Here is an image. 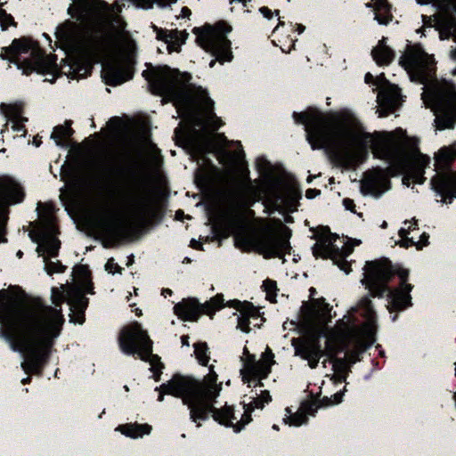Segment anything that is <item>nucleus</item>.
Wrapping results in <instances>:
<instances>
[{
    "mask_svg": "<svg viewBox=\"0 0 456 456\" xmlns=\"http://www.w3.org/2000/svg\"><path fill=\"white\" fill-rule=\"evenodd\" d=\"M71 322L83 324L85 322L86 317H85V312H72V314L70 315Z\"/></svg>",
    "mask_w": 456,
    "mask_h": 456,
    "instance_id": "obj_51",
    "label": "nucleus"
},
{
    "mask_svg": "<svg viewBox=\"0 0 456 456\" xmlns=\"http://www.w3.org/2000/svg\"><path fill=\"white\" fill-rule=\"evenodd\" d=\"M399 236L401 239H404L406 237H408V234H409V230L408 229H405V228H401L399 230V232H398Z\"/></svg>",
    "mask_w": 456,
    "mask_h": 456,
    "instance_id": "obj_64",
    "label": "nucleus"
},
{
    "mask_svg": "<svg viewBox=\"0 0 456 456\" xmlns=\"http://www.w3.org/2000/svg\"><path fill=\"white\" fill-rule=\"evenodd\" d=\"M341 351L339 346H331L330 341L327 340L326 354L329 356L333 365V370L337 372H345L347 369V361L345 358L336 357L337 354Z\"/></svg>",
    "mask_w": 456,
    "mask_h": 456,
    "instance_id": "obj_32",
    "label": "nucleus"
},
{
    "mask_svg": "<svg viewBox=\"0 0 456 456\" xmlns=\"http://www.w3.org/2000/svg\"><path fill=\"white\" fill-rule=\"evenodd\" d=\"M24 197L23 188L16 181L9 177L0 179V200L7 203H20Z\"/></svg>",
    "mask_w": 456,
    "mask_h": 456,
    "instance_id": "obj_24",
    "label": "nucleus"
},
{
    "mask_svg": "<svg viewBox=\"0 0 456 456\" xmlns=\"http://www.w3.org/2000/svg\"><path fill=\"white\" fill-rule=\"evenodd\" d=\"M82 285L84 287V291H82L84 294H85V292L94 293L93 292V283H92L91 280H89L88 282L82 283Z\"/></svg>",
    "mask_w": 456,
    "mask_h": 456,
    "instance_id": "obj_61",
    "label": "nucleus"
},
{
    "mask_svg": "<svg viewBox=\"0 0 456 456\" xmlns=\"http://www.w3.org/2000/svg\"><path fill=\"white\" fill-rule=\"evenodd\" d=\"M295 353L296 355L306 360L311 369H315L318 366L319 361L324 354L318 337L303 340L297 346H295Z\"/></svg>",
    "mask_w": 456,
    "mask_h": 456,
    "instance_id": "obj_21",
    "label": "nucleus"
},
{
    "mask_svg": "<svg viewBox=\"0 0 456 456\" xmlns=\"http://www.w3.org/2000/svg\"><path fill=\"white\" fill-rule=\"evenodd\" d=\"M209 367V373L203 381L191 377L175 375L163 386V389L180 397L190 410V418L193 422L206 420L211 410V403L219 395L221 384L217 385V374Z\"/></svg>",
    "mask_w": 456,
    "mask_h": 456,
    "instance_id": "obj_6",
    "label": "nucleus"
},
{
    "mask_svg": "<svg viewBox=\"0 0 456 456\" xmlns=\"http://www.w3.org/2000/svg\"><path fill=\"white\" fill-rule=\"evenodd\" d=\"M105 269L107 272H109L110 273H121L123 268L120 267L118 264H116L114 262V259L113 258H110L106 265H105Z\"/></svg>",
    "mask_w": 456,
    "mask_h": 456,
    "instance_id": "obj_46",
    "label": "nucleus"
},
{
    "mask_svg": "<svg viewBox=\"0 0 456 456\" xmlns=\"http://www.w3.org/2000/svg\"><path fill=\"white\" fill-rule=\"evenodd\" d=\"M375 85L379 87V90H381L382 88H385L386 86L391 84L386 78L385 74L381 73L380 75L375 77Z\"/></svg>",
    "mask_w": 456,
    "mask_h": 456,
    "instance_id": "obj_47",
    "label": "nucleus"
},
{
    "mask_svg": "<svg viewBox=\"0 0 456 456\" xmlns=\"http://www.w3.org/2000/svg\"><path fill=\"white\" fill-rule=\"evenodd\" d=\"M224 305L236 309L240 313L238 317L237 327L243 332L248 333L250 331L249 318H258V310L249 302H241L238 299L228 301Z\"/></svg>",
    "mask_w": 456,
    "mask_h": 456,
    "instance_id": "obj_22",
    "label": "nucleus"
},
{
    "mask_svg": "<svg viewBox=\"0 0 456 456\" xmlns=\"http://www.w3.org/2000/svg\"><path fill=\"white\" fill-rule=\"evenodd\" d=\"M317 411V405L314 402H304L300 406V411L290 417L291 424L295 426H300L306 423V415H314Z\"/></svg>",
    "mask_w": 456,
    "mask_h": 456,
    "instance_id": "obj_31",
    "label": "nucleus"
},
{
    "mask_svg": "<svg viewBox=\"0 0 456 456\" xmlns=\"http://www.w3.org/2000/svg\"><path fill=\"white\" fill-rule=\"evenodd\" d=\"M301 194L297 189H290L288 192V201L289 204V210L295 211L297 209V206L298 204V200L300 199Z\"/></svg>",
    "mask_w": 456,
    "mask_h": 456,
    "instance_id": "obj_42",
    "label": "nucleus"
},
{
    "mask_svg": "<svg viewBox=\"0 0 456 456\" xmlns=\"http://www.w3.org/2000/svg\"><path fill=\"white\" fill-rule=\"evenodd\" d=\"M118 345L126 354L136 355L142 361L149 362L155 381L160 380L164 364L157 354H152V341L142 325L134 322L122 328L118 335Z\"/></svg>",
    "mask_w": 456,
    "mask_h": 456,
    "instance_id": "obj_8",
    "label": "nucleus"
},
{
    "mask_svg": "<svg viewBox=\"0 0 456 456\" xmlns=\"http://www.w3.org/2000/svg\"><path fill=\"white\" fill-rule=\"evenodd\" d=\"M428 238L429 235L426 232H423L420 235L419 240L416 242L417 249H422L423 247L427 246L428 244Z\"/></svg>",
    "mask_w": 456,
    "mask_h": 456,
    "instance_id": "obj_55",
    "label": "nucleus"
},
{
    "mask_svg": "<svg viewBox=\"0 0 456 456\" xmlns=\"http://www.w3.org/2000/svg\"><path fill=\"white\" fill-rule=\"evenodd\" d=\"M309 402H314V403H316L317 409H318V408H320V407H327V406L333 405L332 399H331V398H329V397H327V396H324V397H323L322 400H320V401L310 400Z\"/></svg>",
    "mask_w": 456,
    "mask_h": 456,
    "instance_id": "obj_54",
    "label": "nucleus"
},
{
    "mask_svg": "<svg viewBox=\"0 0 456 456\" xmlns=\"http://www.w3.org/2000/svg\"><path fill=\"white\" fill-rule=\"evenodd\" d=\"M214 229L225 238L233 234L237 247L248 251L254 250L263 255L265 258H281L285 254H289L291 248L289 241L290 231L286 226H283L288 232L285 236L279 234L270 225H264L257 230L246 232L240 229L236 219L231 218L217 221L214 224Z\"/></svg>",
    "mask_w": 456,
    "mask_h": 456,
    "instance_id": "obj_5",
    "label": "nucleus"
},
{
    "mask_svg": "<svg viewBox=\"0 0 456 456\" xmlns=\"http://www.w3.org/2000/svg\"><path fill=\"white\" fill-rule=\"evenodd\" d=\"M67 301L71 312H86L89 304V299L80 289H71L68 291Z\"/></svg>",
    "mask_w": 456,
    "mask_h": 456,
    "instance_id": "obj_29",
    "label": "nucleus"
},
{
    "mask_svg": "<svg viewBox=\"0 0 456 456\" xmlns=\"http://www.w3.org/2000/svg\"><path fill=\"white\" fill-rule=\"evenodd\" d=\"M224 306V295L220 293L204 304L193 297L183 299L174 306V313L183 321L196 322L203 314L212 319L215 313Z\"/></svg>",
    "mask_w": 456,
    "mask_h": 456,
    "instance_id": "obj_15",
    "label": "nucleus"
},
{
    "mask_svg": "<svg viewBox=\"0 0 456 456\" xmlns=\"http://www.w3.org/2000/svg\"><path fill=\"white\" fill-rule=\"evenodd\" d=\"M400 246L403 248H409L411 246H416V242L413 240L412 238L406 237L404 239H402Z\"/></svg>",
    "mask_w": 456,
    "mask_h": 456,
    "instance_id": "obj_58",
    "label": "nucleus"
},
{
    "mask_svg": "<svg viewBox=\"0 0 456 456\" xmlns=\"http://www.w3.org/2000/svg\"><path fill=\"white\" fill-rule=\"evenodd\" d=\"M233 200L251 206L260 199V190L248 181L240 187L239 192L233 194Z\"/></svg>",
    "mask_w": 456,
    "mask_h": 456,
    "instance_id": "obj_26",
    "label": "nucleus"
},
{
    "mask_svg": "<svg viewBox=\"0 0 456 456\" xmlns=\"http://www.w3.org/2000/svg\"><path fill=\"white\" fill-rule=\"evenodd\" d=\"M22 121H27V118H22L20 119L12 121V129L17 132H20V131L25 132L26 130H25L24 125L22 124Z\"/></svg>",
    "mask_w": 456,
    "mask_h": 456,
    "instance_id": "obj_56",
    "label": "nucleus"
},
{
    "mask_svg": "<svg viewBox=\"0 0 456 456\" xmlns=\"http://www.w3.org/2000/svg\"><path fill=\"white\" fill-rule=\"evenodd\" d=\"M400 89L395 85H389L379 90L378 94V102L381 107L379 117L387 116L395 111L399 105Z\"/></svg>",
    "mask_w": 456,
    "mask_h": 456,
    "instance_id": "obj_23",
    "label": "nucleus"
},
{
    "mask_svg": "<svg viewBox=\"0 0 456 456\" xmlns=\"http://www.w3.org/2000/svg\"><path fill=\"white\" fill-rule=\"evenodd\" d=\"M242 408L244 411L240 419L235 415L233 407L227 404L221 409H217L211 403L209 413H212L216 421L227 427H232L235 432H239L251 420L252 411L248 404L244 403Z\"/></svg>",
    "mask_w": 456,
    "mask_h": 456,
    "instance_id": "obj_19",
    "label": "nucleus"
},
{
    "mask_svg": "<svg viewBox=\"0 0 456 456\" xmlns=\"http://www.w3.org/2000/svg\"><path fill=\"white\" fill-rule=\"evenodd\" d=\"M141 164L135 156L129 154L128 162L122 167V168L115 169L118 172H113V168H111V172L108 174V181L112 183L122 186V188L126 189V191L134 192L138 191V184H139V169Z\"/></svg>",
    "mask_w": 456,
    "mask_h": 456,
    "instance_id": "obj_18",
    "label": "nucleus"
},
{
    "mask_svg": "<svg viewBox=\"0 0 456 456\" xmlns=\"http://www.w3.org/2000/svg\"><path fill=\"white\" fill-rule=\"evenodd\" d=\"M133 206L134 208L132 212V224H145L148 222L151 213L149 203L142 199H137Z\"/></svg>",
    "mask_w": 456,
    "mask_h": 456,
    "instance_id": "obj_28",
    "label": "nucleus"
},
{
    "mask_svg": "<svg viewBox=\"0 0 456 456\" xmlns=\"http://www.w3.org/2000/svg\"><path fill=\"white\" fill-rule=\"evenodd\" d=\"M142 76L152 87L172 97L176 104L185 108L199 107L213 130L223 126V121L214 112V102L208 92L200 86H186L191 79L190 73H181L165 65L143 70Z\"/></svg>",
    "mask_w": 456,
    "mask_h": 456,
    "instance_id": "obj_3",
    "label": "nucleus"
},
{
    "mask_svg": "<svg viewBox=\"0 0 456 456\" xmlns=\"http://www.w3.org/2000/svg\"><path fill=\"white\" fill-rule=\"evenodd\" d=\"M192 151L198 156H204L213 151L214 142L209 138H191L189 141Z\"/></svg>",
    "mask_w": 456,
    "mask_h": 456,
    "instance_id": "obj_33",
    "label": "nucleus"
},
{
    "mask_svg": "<svg viewBox=\"0 0 456 456\" xmlns=\"http://www.w3.org/2000/svg\"><path fill=\"white\" fill-rule=\"evenodd\" d=\"M399 63L407 71L411 81L427 85L435 77L434 60L419 45H409L400 57Z\"/></svg>",
    "mask_w": 456,
    "mask_h": 456,
    "instance_id": "obj_10",
    "label": "nucleus"
},
{
    "mask_svg": "<svg viewBox=\"0 0 456 456\" xmlns=\"http://www.w3.org/2000/svg\"><path fill=\"white\" fill-rule=\"evenodd\" d=\"M0 58L14 63L23 74L33 71L40 74L53 73L57 69L56 57L45 55L37 44L27 39H14L11 45L1 49Z\"/></svg>",
    "mask_w": 456,
    "mask_h": 456,
    "instance_id": "obj_7",
    "label": "nucleus"
},
{
    "mask_svg": "<svg viewBox=\"0 0 456 456\" xmlns=\"http://www.w3.org/2000/svg\"><path fill=\"white\" fill-rule=\"evenodd\" d=\"M297 124H304L306 140L313 150L324 149L344 168L355 167L359 163V152L354 145H370L373 154L390 163L387 169L376 167L364 173L360 191L363 195L381 197L391 188L390 176L403 175V183H423L424 169L430 163L428 156L420 153L414 143L401 144L387 133H362L356 118L340 111L324 114L309 107L304 112H293Z\"/></svg>",
    "mask_w": 456,
    "mask_h": 456,
    "instance_id": "obj_1",
    "label": "nucleus"
},
{
    "mask_svg": "<svg viewBox=\"0 0 456 456\" xmlns=\"http://www.w3.org/2000/svg\"><path fill=\"white\" fill-rule=\"evenodd\" d=\"M338 236L331 233L328 227L323 228L322 232L318 234V241L313 248V255L323 259H331L346 273L351 271L350 264L346 258L353 252V247L344 244L340 248L336 244Z\"/></svg>",
    "mask_w": 456,
    "mask_h": 456,
    "instance_id": "obj_12",
    "label": "nucleus"
},
{
    "mask_svg": "<svg viewBox=\"0 0 456 456\" xmlns=\"http://www.w3.org/2000/svg\"><path fill=\"white\" fill-rule=\"evenodd\" d=\"M273 358L274 354L268 346L259 361L256 360L254 354L241 357L243 368L240 370V375L243 383L248 384V387H264L262 380L271 373L272 366L275 363Z\"/></svg>",
    "mask_w": 456,
    "mask_h": 456,
    "instance_id": "obj_14",
    "label": "nucleus"
},
{
    "mask_svg": "<svg viewBox=\"0 0 456 456\" xmlns=\"http://www.w3.org/2000/svg\"><path fill=\"white\" fill-rule=\"evenodd\" d=\"M272 401V396L268 390H263L259 397H254L253 400L248 403V406L251 410V411L256 409H263L265 403H268Z\"/></svg>",
    "mask_w": 456,
    "mask_h": 456,
    "instance_id": "obj_37",
    "label": "nucleus"
},
{
    "mask_svg": "<svg viewBox=\"0 0 456 456\" xmlns=\"http://www.w3.org/2000/svg\"><path fill=\"white\" fill-rule=\"evenodd\" d=\"M343 206L345 207V208L346 210H350L352 212H355V204L353 200L349 199V198H346L343 200Z\"/></svg>",
    "mask_w": 456,
    "mask_h": 456,
    "instance_id": "obj_57",
    "label": "nucleus"
},
{
    "mask_svg": "<svg viewBox=\"0 0 456 456\" xmlns=\"http://www.w3.org/2000/svg\"><path fill=\"white\" fill-rule=\"evenodd\" d=\"M343 393L338 392L333 395L332 403L333 404L339 403L342 401Z\"/></svg>",
    "mask_w": 456,
    "mask_h": 456,
    "instance_id": "obj_62",
    "label": "nucleus"
},
{
    "mask_svg": "<svg viewBox=\"0 0 456 456\" xmlns=\"http://www.w3.org/2000/svg\"><path fill=\"white\" fill-rule=\"evenodd\" d=\"M321 193V191L320 190H317V189H308L306 190L305 191V197L307 199H314L315 198L317 195H319Z\"/></svg>",
    "mask_w": 456,
    "mask_h": 456,
    "instance_id": "obj_59",
    "label": "nucleus"
},
{
    "mask_svg": "<svg viewBox=\"0 0 456 456\" xmlns=\"http://www.w3.org/2000/svg\"><path fill=\"white\" fill-rule=\"evenodd\" d=\"M188 34L185 31L177 29L168 30L169 43L177 44L178 46L185 42Z\"/></svg>",
    "mask_w": 456,
    "mask_h": 456,
    "instance_id": "obj_41",
    "label": "nucleus"
},
{
    "mask_svg": "<svg viewBox=\"0 0 456 456\" xmlns=\"http://www.w3.org/2000/svg\"><path fill=\"white\" fill-rule=\"evenodd\" d=\"M166 383H163L159 387H157L156 390H159V397H158V401L159 402H162L163 399H164V395L165 394H167V395H172L174 396H175L174 394L172 393H169V392H167L166 389H163V386L165 385Z\"/></svg>",
    "mask_w": 456,
    "mask_h": 456,
    "instance_id": "obj_60",
    "label": "nucleus"
},
{
    "mask_svg": "<svg viewBox=\"0 0 456 456\" xmlns=\"http://www.w3.org/2000/svg\"><path fill=\"white\" fill-rule=\"evenodd\" d=\"M259 12L265 17L266 19H272L273 15L275 14L276 16H279L280 11L275 10L273 12L266 6H263L259 9Z\"/></svg>",
    "mask_w": 456,
    "mask_h": 456,
    "instance_id": "obj_53",
    "label": "nucleus"
},
{
    "mask_svg": "<svg viewBox=\"0 0 456 456\" xmlns=\"http://www.w3.org/2000/svg\"><path fill=\"white\" fill-rule=\"evenodd\" d=\"M44 261L45 262V271L50 275L55 273H63L66 270V266H64L61 262L49 261L48 256H45Z\"/></svg>",
    "mask_w": 456,
    "mask_h": 456,
    "instance_id": "obj_40",
    "label": "nucleus"
},
{
    "mask_svg": "<svg viewBox=\"0 0 456 456\" xmlns=\"http://www.w3.org/2000/svg\"><path fill=\"white\" fill-rule=\"evenodd\" d=\"M70 126L71 122L66 121L65 125H59L54 127L51 137L57 145L65 146V142L73 134L74 131Z\"/></svg>",
    "mask_w": 456,
    "mask_h": 456,
    "instance_id": "obj_34",
    "label": "nucleus"
},
{
    "mask_svg": "<svg viewBox=\"0 0 456 456\" xmlns=\"http://www.w3.org/2000/svg\"><path fill=\"white\" fill-rule=\"evenodd\" d=\"M392 18L391 5L387 0H377L375 4V19L380 24H387Z\"/></svg>",
    "mask_w": 456,
    "mask_h": 456,
    "instance_id": "obj_35",
    "label": "nucleus"
},
{
    "mask_svg": "<svg viewBox=\"0 0 456 456\" xmlns=\"http://www.w3.org/2000/svg\"><path fill=\"white\" fill-rule=\"evenodd\" d=\"M56 226L53 220L46 218L44 224L37 230L29 232V237L33 242L38 244L37 252L41 255L47 253L48 256L55 257L58 256L61 241L56 238Z\"/></svg>",
    "mask_w": 456,
    "mask_h": 456,
    "instance_id": "obj_17",
    "label": "nucleus"
},
{
    "mask_svg": "<svg viewBox=\"0 0 456 456\" xmlns=\"http://www.w3.org/2000/svg\"><path fill=\"white\" fill-rule=\"evenodd\" d=\"M357 311L365 319V322L362 325L363 332L366 336L367 345L358 346L355 350H353L347 354L346 361L350 364H354L360 361L359 355L362 353L366 347L371 346L375 342L376 334V313L373 309L371 300L368 297H363L357 306Z\"/></svg>",
    "mask_w": 456,
    "mask_h": 456,
    "instance_id": "obj_16",
    "label": "nucleus"
},
{
    "mask_svg": "<svg viewBox=\"0 0 456 456\" xmlns=\"http://www.w3.org/2000/svg\"><path fill=\"white\" fill-rule=\"evenodd\" d=\"M194 354L199 362L201 365L206 366L209 361V355L208 354V347L206 342H198L193 345Z\"/></svg>",
    "mask_w": 456,
    "mask_h": 456,
    "instance_id": "obj_36",
    "label": "nucleus"
},
{
    "mask_svg": "<svg viewBox=\"0 0 456 456\" xmlns=\"http://www.w3.org/2000/svg\"><path fill=\"white\" fill-rule=\"evenodd\" d=\"M102 72L106 84L116 86L133 77V62L129 58L116 60L105 64Z\"/></svg>",
    "mask_w": 456,
    "mask_h": 456,
    "instance_id": "obj_20",
    "label": "nucleus"
},
{
    "mask_svg": "<svg viewBox=\"0 0 456 456\" xmlns=\"http://www.w3.org/2000/svg\"><path fill=\"white\" fill-rule=\"evenodd\" d=\"M364 81L366 84H375V77L368 72L365 74Z\"/></svg>",
    "mask_w": 456,
    "mask_h": 456,
    "instance_id": "obj_63",
    "label": "nucleus"
},
{
    "mask_svg": "<svg viewBox=\"0 0 456 456\" xmlns=\"http://www.w3.org/2000/svg\"><path fill=\"white\" fill-rule=\"evenodd\" d=\"M0 21L4 29H6L9 25L16 24L13 17L11 14H4L3 17H1Z\"/></svg>",
    "mask_w": 456,
    "mask_h": 456,
    "instance_id": "obj_49",
    "label": "nucleus"
},
{
    "mask_svg": "<svg viewBox=\"0 0 456 456\" xmlns=\"http://www.w3.org/2000/svg\"><path fill=\"white\" fill-rule=\"evenodd\" d=\"M263 288L266 292L267 297H271L272 296H276V282L271 280H266L263 283Z\"/></svg>",
    "mask_w": 456,
    "mask_h": 456,
    "instance_id": "obj_44",
    "label": "nucleus"
},
{
    "mask_svg": "<svg viewBox=\"0 0 456 456\" xmlns=\"http://www.w3.org/2000/svg\"><path fill=\"white\" fill-rule=\"evenodd\" d=\"M117 429L126 436L137 438L150 434L151 427L148 424L128 423L118 426Z\"/></svg>",
    "mask_w": 456,
    "mask_h": 456,
    "instance_id": "obj_30",
    "label": "nucleus"
},
{
    "mask_svg": "<svg viewBox=\"0 0 456 456\" xmlns=\"http://www.w3.org/2000/svg\"><path fill=\"white\" fill-rule=\"evenodd\" d=\"M232 31V27L224 21L217 22L214 27L207 28L197 37V42L207 53L215 57L209 62L213 68L216 61L224 64L225 61H232V43L225 36Z\"/></svg>",
    "mask_w": 456,
    "mask_h": 456,
    "instance_id": "obj_9",
    "label": "nucleus"
},
{
    "mask_svg": "<svg viewBox=\"0 0 456 456\" xmlns=\"http://www.w3.org/2000/svg\"><path fill=\"white\" fill-rule=\"evenodd\" d=\"M77 279L81 283L88 282L91 280V272L87 265H78L74 268Z\"/></svg>",
    "mask_w": 456,
    "mask_h": 456,
    "instance_id": "obj_39",
    "label": "nucleus"
},
{
    "mask_svg": "<svg viewBox=\"0 0 456 456\" xmlns=\"http://www.w3.org/2000/svg\"><path fill=\"white\" fill-rule=\"evenodd\" d=\"M105 227L108 231L113 232L118 235L123 234L126 231V228L124 226H115L110 219L105 221Z\"/></svg>",
    "mask_w": 456,
    "mask_h": 456,
    "instance_id": "obj_45",
    "label": "nucleus"
},
{
    "mask_svg": "<svg viewBox=\"0 0 456 456\" xmlns=\"http://www.w3.org/2000/svg\"><path fill=\"white\" fill-rule=\"evenodd\" d=\"M386 38L383 37L371 51V55L378 65H388L395 58V52L386 45Z\"/></svg>",
    "mask_w": 456,
    "mask_h": 456,
    "instance_id": "obj_27",
    "label": "nucleus"
},
{
    "mask_svg": "<svg viewBox=\"0 0 456 456\" xmlns=\"http://www.w3.org/2000/svg\"><path fill=\"white\" fill-rule=\"evenodd\" d=\"M437 111L435 122L437 129L453 128L456 123V86L444 82L435 94Z\"/></svg>",
    "mask_w": 456,
    "mask_h": 456,
    "instance_id": "obj_13",
    "label": "nucleus"
},
{
    "mask_svg": "<svg viewBox=\"0 0 456 456\" xmlns=\"http://www.w3.org/2000/svg\"><path fill=\"white\" fill-rule=\"evenodd\" d=\"M99 5H100L101 11L103 12V14L105 16V19H109L112 14V12H113L112 8H110V5L104 1H101Z\"/></svg>",
    "mask_w": 456,
    "mask_h": 456,
    "instance_id": "obj_52",
    "label": "nucleus"
},
{
    "mask_svg": "<svg viewBox=\"0 0 456 456\" xmlns=\"http://www.w3.org/2000/svg\"><path fill=\"white\" fill-rule=\"evenodd\" d=\"M92 69H93L92 62L89 61H84L82 64L77 65V72L83 71L84 75H87L91 72Z\"/></svg>",
    "mask_w": 456,
    "mask_h": 456,
    "instance_id": "obj_48",
    "label": "nucleus"
},
{
    "mask_svg": "<svg viewBox=\"0 0 456 456\" xmlns=\"http://www.w3.org/2000/svg\"><path fill=\"white\" fill-rule=\"evenodd\" d=\"M5 117L12 121L18 120L21 118V110L16 106H6L4 111Z\"/></svg>",
    "mask_w": 456,
    "mask_h": 456,
    "instance_id": "obj_43",
    "label": "nucleus"
},
{
    "mask_svg": "<svg viewBox=\"0 0 456 456\" xmlns=\"http://www.w3.org/2000/svg\"><path fill=\"white\" fill-rule=\"evenodd\" d=\"M65 296L58 288L52 289V302L41 298L26 300L22 293L0 289V338L10 347L23 354L21 368L28 374L41 375L53 340L64 323L61 304Z\"/></svg>",
    "mask_w": 456,
    "mask_h": 456,
    "instance_id": "obj_2",
    "label": "nucleus"
},
{
    "mask_svg": "<svg viewBox=\"0 0 456 456\" xmlns=\"http://www.w3.org/2000/svg\"><path fill=\"white\" fill-rule=\"evenodd\" d=\"M56 36L70 45H78L82 43V30L74 22H67L58 27Z\"/></svg>",
    "mask_w": 456,
    "mask_h": 456,
    "instance_id": "obj_25",
    "label": "nucleus"
},
{
    "mask_svg": "<svg viewBox=\"0 0 456 456\" xmlns=\"http://www.w3.org/2000/svg\"><path fill=\"white\" fill-rule=\"evenodd\" d=\"M153 28L157 31V38L169 44L168 30L159 28L156 26H153Z\"/></svg>",
    "mask_w": 456,
    "mask_h": 456,
    "instance_id": "obj_50",
    "label": "nucleus"
},
{
    "mask_svg": "<svg viewBox=\"0 0 456 456\" xmlns=\"http://www.w3.org/2000/svg\"><path fill=\"white\" fill-rule=\"evenodd\" d=\"M362 283L371 297H382L387 292L390 312L402 311L411 305L410 292L413 286L407 283L409 271L393 265L387 258L367 261Z\"/></svg>",
    "mask_w": 456,
    "mask_h": 456,
    "instance_id": "obj_4",
    "label": "nucleus"
},
{
    "mask_svg": "<svg viewBox=\"0 0 456 456\" xmlns=\"http://www.w3.org/2000/svg\"><path fill=\"white\" fill-rule=\"evenodd\" d=\"M257 170L266 175H271L273 172L272 164L264 157H258L256 161Z\"/></svg>",
    "mask_w": 456,
    "mask_h": 456,
    "instance_id": "obj_38",
    "label": "nucleus"
},
{
    "mask_svg": "<svg viewBox=\"0 0 456 456\" xmlns=\"http://www.w3.org/2000/svg\"><path fill=\"white\" fill-rule=\"evenodd\" d=\"M455 157L450 149L442 148L435 157L437 175L431 180L434 190L443 196V202L448 204L456 198V173L450 170V163Z\"/></svg>",
    "mask_w": 456,
    "mask_h": 456,
    "instance_id": "obj_11",
    "label": "nucleus"
}]
</instances>
